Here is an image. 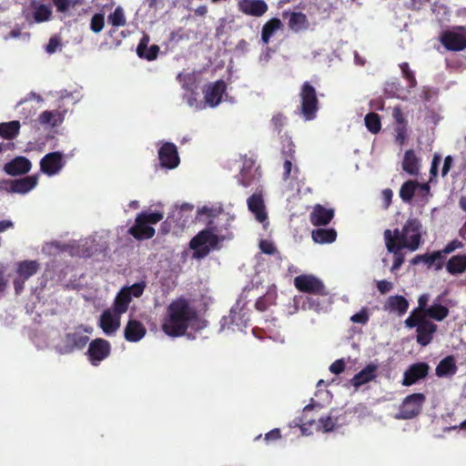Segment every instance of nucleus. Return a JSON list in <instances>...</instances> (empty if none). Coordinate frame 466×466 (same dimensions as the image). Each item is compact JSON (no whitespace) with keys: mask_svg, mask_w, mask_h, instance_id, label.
<instances>
[{"mask_svg":"<svg viewBox=\"0 0 466 466\" xmlns=\"http://www.w3.org/2000/svg\"><path fill=\"white\" fill-rule=\"evenodd\" d=\"M196 319V311L186 299H179L168 306L162 329L168 336L178 337L183 335L188 326L192 325Z\"/></svg>","mask_w":466,"mask_h":466,"instance_id":"f257e3e1","label":"nucleus"},{"mask_svg":"<svg viewBox=\"0 0 466 466\" xmlns=\"http://www.w3.org/2000/svg\"><path fill=\"white\" fill-rule=\"evenodd\" d=\"M421 223L417 218H410L404 224L402 229L394 230L391 238L404 246L410 251L417 250L421 243Z\"/></svg>","mask_w":466,"mask_h":466,"instance_id":"f03ea898","label":"nucleus"},{"mask_svg":"<svg viewBox=\"0 0 466 466\" xmlns=\"http://www.w3.org/2000/svg\"><path fill=\"white\" fill-rule=\"evenodd\" d=\"M126 298L124 294L116 297L114 306L101 314L99 325L106 335H114L120 328L121 315L127 309V299Z\"/></svg>","mask_w":466,"mask_h":466,"instance_id":"7ed1b4c3","label":"nucleus"},{"mask_svg":"<svg viewBox=\"0 0 466 466\" xmlns=\"http://www.w3.org/2000/svg\"><path fill=\"white\" fill-rule=\"evenodd\" d=\"M406 327L412 329L416 328V341L419 345L425 347L429 345L433 335L437 331V325L431 320L423 318L422 315H419L413 311L410 312V316L405 320Z\"/></svg>","mask_w":466,"mask_h":466,"instance_id":"20e7f679","label":"nucleus"},{"mask_svg":"<svg viewBox=\"0 0 466 466\" xmlns=\"http://www.w3.org/2000/svg\"><path fill=\"white\" fill-rule=\"evenodd\" d=\"M164 218L162 212L141 213L136 218L135 225L129 233L137 239H148L155 235V229L149 224H157Z\"/></svg>","mask_w":466,"mask_h":466,"instance_id":"39448f33","label":"nucleus"},{"mask_svg":"<svg viewBox=\"0 0 466 466\" xmlns=\"http://www.w3.org/2000/svg\"><path fill=\"white\" fill-rule=\"evenodd\" d=\"M441 296H439L434 302L429 306L430 295L427 293L421 294L418 299V307L412 311L422 315L425 319H431L436 321H442L449 315L448 307L440 303Z\"/></svg>","mask_w":466,"mask_h":466,"instance_id":"423d86ee","label":"nucleus"},{"mask_svg":"<svg viewBox=\"0 0 466 466\" xmlns=\"http://www.w3.org/2000/svg\"><path fill=\"white\" fill-rule=\"evenodd\" d=\"M91 328H78L74 332L66 335L61 343L57 346V350L62 354H67L75 350H80L86 346L88 337L83 333H90Z\"/></svg>","mask_w":466,"mask_h":466,"instance_id":"0eeeda50","label":"nucleus"},{"mask_svg":"<svg viewBox=\"0 0 466 466\" xmlns=\"http://www.w3.org/2000/svg\"><path fill=\"white\" fill-rule=\"evenodd\" d=\"M217 243V237L212 232L208 230L199 232L190 241V248L194 251L193 257L196 258H204Z\"/></svg>","mask_w":466,"mask_h":466,"instance_id":"6e6552de","label":"nucleus"},{"mask_svg":"<svg viewBox=\"0 0 466 466\" xmlns=\"http://www.w3.org/2000/svg\"><path fill=\"white\" fill-rule=\"evenodd\" d=\"M425 400L426 397L423 393H412L407 396L400 407L397 418L409 420L416 417L421 411Z\"/></svg>","mask_w":466,"mask_h":466,"instance_id":"1a4fd4ad","label":"nucleus"},{"mask_svg":"<svg viewBox=\"0 0 466 466\" xmlns=\"http://www.w3.org/2000/svg\"><path fill=\"white\" fill-rule=\"evenodd\" d=\"M301 110L306 120L315 118L318 110V99L315 88L305 83L300 91Z\"/></svg>","mask_w":466,"mask_h":466,"instance_id":"9d476101","label":"nucleus"},{"mask_svg":"<svg viewBox=\"0 0 466 466\" xmlns=\"http://www.w3.org/2000/svg\"><path fill=\"white\" fill-rule=\"evenodd\" d=\"M384 239L388 253L392 261L390 271L394 272L399 269L404 262V253L402 250L406 248L391 238V231L390 229L384 231Z\"/></svg>","mask_w":466,"mask_h":466,"instance_id":"9b49d317","label":"nucleus"},{"mask_svg":"<svg viewBox=\"0 0 466 466\" xmlns=\"http://www.w3.org/2000/svg\"><path fill=\"white\" fill-rule=\"evenodd\" d=\"M64 166L63 154L58 151L48 153L40 160V170L49 177L57 175Z\"/></svg>","mask_w":466,"mask_h":466,"instance_id":"f8f14e48","label":"nucleus"},{"mask_svg":"<svg viewBox=\"0 0 466 466\" xmlns=\"http://www.w3.org/2000/svg\"><path fill=\"white\" fill-rule=\"evenodd\" d=\"M225 90L226 85L222 80L207 85L203 89L205 108L207 106L214 108L218 106Z\"/></svg>","mask_w":466,"mask_h":466,"instance_id":"ddd939ff","label":"nucleus"},{"mask_svg":"<svg viewBox=\"0 0 466 466\" xmlns=\"http://www.w3.org/2000/svg\"><path fill=\"white\" fill-rule=\"evenodd\" d=\"M39 264L35 260H25L17 264V278L14 280L15 291L18 293L24 289L25 281L35 274Z\"/></svg>","mask_w":466,"mask_h":466,"instance_id":"4468645a","label":"nucleus"},{"mask_svg":"<svg viewBox=\"0 0 466 466\" xmlns=\"http://www.w3.org/2000/svg\"><path fill=\"white\" fill-rule=\"evenodd\" d=\"M238 10L248 16L261 17L268 10L264 0H237Z\"/></svg>","mask_w":466,"mask_h":466,"instance_id":"2eb2a0df","label":"nucleus"},{"mask_svg":"<svg viewBox=\"0 0 466 466\" xmlns=\"http://www.w3.org/2000/svg\"><path fill=\"white\" fill-rule=\"evenodd\" d=\"M295 287L302 292L321 294L324 290L322 281L313 275H299L294 279Z\"/></svg>","mask_w":466,"mask_h":466,"instance_id":"dca6fc26","label":"nucleus"},{"mask_svg":"<svg viewBox=\"0 0 466 466\" xmlns=\"http://www.w3.org/2000/svg\"><path fill=\"white\" fill-rule=\"evenodd\" d=\"M110 353V344L103 339H96L93 340L88 348L87 355L90 362L96 366L103 360L108 357Z\"/></svg>","mask_w":466,"mask_h":466,"instance_id":"f3484780","label":"nucleus"},{"mask_svg":"<svg viewBox=\"0 0 466 466\" xmlns=\"http://www.w3.org/2000/svg\"><path fill=\"white\" fill-rule=\"evenodd\" d=\"M430 366L426 362H417L410 365L404 372L402 379L403 386H411L419 380L427 377Z\"/></svg>","mask_w":466,"mask_h":466,"instance_id":"a211bd4d","label":"nucleus"},{"mask_svg":"<svg viewBox=\"0 0 466 466\" xmlns=\"http://www.w3.org/2000/svg\"><path fill=\"white\" fill-rule=\"evenodd\" d=\"M392 117L394 119L395 141L402 146L407 140L408 121L400 106H394L392 109Z\"/></svg>","mask_w":466,"mask_h":466,"instance_id":"6ab92c4d","label":"nucleus"},{"mask_svg":"<svg viewBox=\"0 0 466 466\" xmlns=\"http://www.w3.org/2000/svg\"><path fill=\"white\" fill-rule=\"evenodd\" d=\"M180 82H182L183 87L186 90L184 95V99L187 101L188 106L195 110H202L205 108L204 102L198 101L197 99L196 94L194 92L192 76L190 74H180L178 76Z\"/></svg>","mask_w":466,"mask_h":466,"instance_id":"aec40b11","label":"nucleus"},{"mask_svg":"<svg viewBox=\"0 0 466 466\" xmlns=\"http://www.w3.org/2000/svg\"><path fill=\"white\" fill-rule=\"evenodd\" d=\"M158 157L163 167L173 169L179 164L177 147L172 143H165L158 150Z\"/></svg>","mask_w":466,"mask_h":466,"instance_id":"412c9836","label":"nucleus"},{"mask_svg":"<svg viewBox=\"0 0 466 466\" xmlns=\"http://www.w3.org/2000/svg\"><path fill=\"white\" fill-rule=\"evenodd\" d=\"M445 257L442 256V252L433 251L432 253H425L415 256L411 260V265H418L423 262L428 268L434 267L436 270H440L443 268Z\"/></svg>","mask_w":466,"mask_h":466,"instance_id":"4be33fe9","label":"nucleus"},{"mask_svg":"<svg viewBox=\"0 0 466 466\" xmlns=\"http://www.w3.org/2000/svg\"><path fill=\"white\" fill-rule=\"evenodd\" d=\"M409 309V301L401 295L390 296L384 305L383 309L398 317L403 316Z\"/></svg>","mask_w":466,"mask_h":466,"instance_id":"5701e85b","label":"nucleus"},{"mask_svg":"<svg viewBox=\"0 0 466 466\" xmlns=\"http://www.w3.org/2000/svg\"><path fill=\"white\" fill-rule=\"evenodd\" d=\"M248 209L254 214L256 219L262 223L264 228L268 224V215L265 211V206L261 196L252 195L248 199Z\"/></svg>","mask_w":466,"mask_h":466,"instance_id":"b1692460","label":"nucleus"},{"mask_svg":"<svg viewBox=\"0 0 466 466\" xmlns=\"http://www.w3.org/2000/svg\"><path fill=\"white\" fill-rule=\"evenodd\" d=\"M442 45L451 51H461L466 48V37L458 33L448 32L441 37Z\"/></svg>","mask_w":466,"mask_h":466,"instance_id":"393cba45","label":"nucleus"},{"mask_svg":"<svg viewBox=\"0 0 466 466\" xmlns=\"http://www.w3.org/2000/svg\"><path fill=\"white\" fill-rule=\"evenodd\" d=\"M124 334L127 341L137 342L145 337L146 328L141 322L136 319H129L125 328Z\"/></svg>","mask_w":466,"mask_h":466,"instance_id":"a878e982","label":"nucleus"},{"mask_svg":"<svg viewBox=\"0 0 466 466\" xmlns=\"http://www.w3.org/2000/svg\"><path fill=\"white\" fill-rule=\"evenodd\" d=\"M30 9L31 16L35 23L46 22L52 16V7L36 0L31 1Z\"/></svg>","mask_w":466,"mask_h":466,"instance_id":"bb28decb","label":"nucleus"},{"mask_svg":"<svg viewBox=\"0 0 466 466\" xmlns=\"http://www.w3.org/2000/svg\"><path fill=\"white\" fill-rule=\"evenodd\" d=\"M384 93L389 96L406 100L410 95L411 90L408 86L403 87L399 79H393L385 83Z\"/></svg>","mask_w":466,"mask_h":466,"instance_id":"cd10ccee","label":"nucleus"},{"mask_svg":"<svg viewBox=\"0 0 466 466\" xmlns=\"http://www.w3.org/2000/svg\"><path fill=\"white\" fill-rule=\"evenodd\" d=\"M64 121V113L59 110L44 111L38 116V123L46 129L57 127Z\"/></svg>","mask_w":466,"mask_h":466,"instance_id":"c85d7f7f","label":"nucleus"},{"mask_svg":"<svg viewBox=\"0 0 466 466\" xmlns=\"http://www.w3.org/2000/svg\"><path fill=\"white\" fill-rule=\"evenodd\" d=\"M334 217V210L316 205L310 214V221L314 226L327 225Z\"/></svg>","mask_w":466,"mask_h":466,"instance_id":"c756f323","label":"nucleus"},{"mask_svg":"<svg viewBox=\"0 0 466 466\" xmlns=\"http://www.w3.org/2000/svg\"><path fill=\"white\" fill-rule=\"evenodd\" d=\"M283 16L289 18V27L294 32L305 30L309 27L308 18L303 13L284 12Z\"/></svg>","mask_w":466,"mask_h":466,"instance_id":"7c9ffc66","label":"nucleus"},{"mask_svg":"<svg viewBox=\"0 0 466 466\" xmlns=\"http://www.w3.org/2000/svg\"><path fill=\"white\" fill-rule=\"evenodd\" d=\"M458 370L455 359L452 355H449L442 359L435 369L436 376L439 378L451 377Z\"/></svg>","mask_w":466,"mask_h":466,"instance_id":"2f4dec72","label":"nucleus"},{"mask_svg":"<svg viewBox=\"0 0 466 466\" xmlns=\"http://www.w3.org/2000/svg\"><path fill=\"white\" fill-rule=\"evenodd\" d=\"M377 377V365L369 364L359 373H357L350 380V383L355 387L359 388L369 381L372 380Z\"/></svg>","mask_w":466,"mask_h":466,"instance_id":"473e14b6","label":"nucleus"},{"mask_svg":"<svg viewBox=\"0 0 466 466\" xmlns=\"http://www.w3.org/2000/svg\"><path fill=\"white\" fill-rule=\"evenodd\" d=\"M30 168L31 162L24 157H17L5 166V172L12 176L27 173Z\"/></svg>","mask_w":466,"mask_h":466,"instance_id":"72a5a7b5","label":"nucleus"},{"mask_svg":"<svg viewBox=\"0 0 466 466\" xmlns=\"http://www.w3.org/2000/svg\"><path fill=\"white\" fill-rule=\"evenodd\" d=\"M418 187H421L424 190H429L430 187L427 184L420 185L415 180H408L402 184L400 190V197L404 202H410L415 195V191Z\"/></svg>","mask_w":466,"mask_h":466,"instance_id":"f704fd0d","label":"nucleus"},{"mask_svg":"<svg viewBox=\"0 0 466 466\" xmlns=\"http://www.w3.org/2000/svg\"><path fill=\"white\" fill-rule=\"evenodd\" d=\"M402 169L411 176L418 175L420 169V159L413 149H409L405 152L402 160Z\"/></svg>","mask_w":466,"mask_h":466,"instance_id":"c9c22d12","label":"nucleus"},{"mask_svg":"<svg viewBox=\"0 0 466 466\" xmlns=\"http://www.w3.org/2000/svg\"><path fill=\"white\" fill-rule=\"evenodd\" d=\"M446 270L451 275H459L466 271V255H454L446 263Z\"/></svg>","mask_w":466,"mask_h":466,"instance_id":"e433bc0d","label":"nucleus"},{"mask_svg":"<svg viewBox=\"0 0 466 466\" xmlns=\"http://www.w3.org/2000/svg\"><path fill=\"white\" fill-rule=\"evenodd\" d=\"M37 176H30L15 180L11 186V191L19 194H25L37 185Z\"/></svg>","mask_w":466,"mask_h":466,"instance_id":"4c0bfd02","label":"nucleus"},{"mask_svg":"<svg viewBox=\"0 0 466 466\" xmlns=\"http://www.w3.org/2000/svg\"><path fill=\"white\" fill-rule=\"evenodd\" d=\"M149 37L147 35L143 36L139 45L137 46V52L140 57L147 58V60H153L157 56L159 47L156 45L147 47Z\"/></svg>","mask_w":466,"mask_h":466,"instance_id":"58836bf2","label":"nucleus"},{"mask_svg":"<svg viewBox=\"0 0 466 466\" xmlns=\"http://www.w3.org/2000/svg\"><path fill=\"white\" fill-rule=\"evenodd\" d=\"M282 26V23L279 18L269 19L262 27L261 39L264 44L269 42L270 37Z\"/></svg>","mask_w":466,"mask_h":466,"instance_id":"ea45409f","label":"nucleus"},{"mask_svg":"<svg viewBox=\"0 0 466 466\" xmlns=\"http://www.w3.org/2000/svg\"><path fill=\"white\" fill-rule=\"evenodd\" d=\"M20 130V123L17 120L1 123L0 124V136L5 139H13Z\"/></svg>","mask_w":466,"mask_h":466,"instance_id":"a19ab883","label":"nucleus"},{"mask_svg":"<svg viewBox=\"0 0 466 466\" xmlns=\"http://www.w3.org/2000/svg\"><path fill=\"white\" fill-rule=\"evenodd\" d=\"M337 233L334 229L319 228L312 231V238L316 243L325 244L335 241Z\"/></svg>","mask_w":466,"mask_h":466,"instance_id":"79ce46f5","label":"nucleus"},{"mask_svg":"<svg viewBox=\"0 0 466 466\" xmlns=\"http://www.w3.org/2000/svg\"><path fill=\"white\" fill-rule=\"evenodd\" d=\"M145 289V284L143 283H137L132 285L131 287L122 289V290L117 294L116 297H120L122 294H124L127 299V306L129 305L131 301V296L135 298H138L142 295Z\"/></svg>","mask_w":466,"mask_h":466,"instance_id":"37998d69","label":"nucleus"},{"mask_svg":"<svg viewBox=\"0 0 466 466\" xmlns=\"http://www.w3.org/2000/svg\"><path fill=\"white\" fill-rule=\"evenodd\" d=\"M400 68L401 70L402 76L408 83L407 86L412 91L417 86L415 73L410 68V66L407 62L401 63L400 65Z\"/></svg>","mask_w":466,"mask_h":466,"instance_id":"c03bdc74","label":"nucleus"},{"mask_svg":"<svg viewBox=\"0 0 466 466\" xmlns=\"http://www.w3.org/2000/svg\"><path fill=\"white\" fill-rule=\"evenodd\" d=\"M108 22L116 26H124L126 25V15L121 6H117L115 11L107 17Z\"/></svg>","mask_w":466,"mask_h":466,"instance_id":"a18cd8bd","label":"nucleus"},{"mask_svg":"<svg viewBox=\"0 0 466 466\" xmlns=\"http://www.w3.org/2000/svg\"><path fill=\"white\" fill-rule=\"evenodd\" d=\"M336 425L337 418L331 415H327L319 419L318 427L319 428V430L328 432L332 431Z\"/></svg>","mask_w":466,"mask_h":466,"instance_id":"49530a36","label":"nucleus"},{"mask_svg":"<svg viewBox=\"0 0 466 466\" xmlns=\"http://www.w3.org/2000/svg\"><path fill=\"white\" fill-rule=\"evenodd\" d=\"M365 124L367 128L372 132L379 131V116L376 113H369L365 117Z\"/></svg>","mask_w":466,"mask_h":466,"instance_id":"de8ad7c7","label":"nucleus"},{"mask_svg":"<svg viewBox=\"0 0 466 466\" xmlns=\"http://www.w3.org/2000/svg\"><path fill=\"white\" fill-rule=\"evenodd\" d=\"M104 20H105L104 15L96 14L91 19V24H90L91 30L94 33L101 32L104 27Z\"/></svg>","mask_w":466,"mask_h":466,"instance_id":"09e8293b","label":"nucleus"},{"mask_svg":"<svg viewBox=\"0 0 466 466\" xmlns=\"http://www.w3.org/2000/svg\"><path fill=\"white\" fill-rule=\"evenodd\" d=\"M57 10L66 12L76 5V0H52Z\"/></svg>","mask_w":466,"mask_h":466,"instance_id":"8fccbe9b","label":"nucleus"},{"mask_svg":"<svg viewBox=\"0 0 466 466\" xmlns=\"http://www.w3.org/2000/svg\"><path fill=\"white\" fill-rule=\"evenodd\" d=\"M462 247L463 244L461 241L458 239H453L451 242H449L442 250H439L438 252H442V256L445 257V255L450 254L456 249L461 248Z\"/></svg>","mask_w":466,"mask_h":466,"instance_id":"3c124183","label":"nucleus"},{"mask_svg":"<svg viewBox=\"0 0 466 466\" xmlns=\"http://www.w3.org/2000/svg\"><path fill=\"white\" fill-rule=\"evenodd\" d=\"M441 157L440 154H437V153L434 154L432 160H431V168H430L431 180L437 177V176H438V169H439V165L441 163Z\"/></svg>","mask_w":466,"mask_h":466,"instance_id":"603ef678","label":"nucleus"},{"mask_svg":"<svg viewBox=\"0 0 466 466\" xmlns=\"http://www.w3.org/2000/svg\"><path fill=\"white\" fill-rule=\"evenodd\" d=\"M60 46L61 44L57 37H51L48 44L46 46V51L48 54H54L59 49Z\"/></svg>","mask_w":466,"mask_h":466,"instance_id":"864d4df0","label":"nucleus"},{"mask_svg":"<svg viewBox=\"0 0 466 466\" xmlns=\"http://www.w3.org/2000/svg\"><path fill=\"white\" fill-rule=\"evenodd\" d=\"M261 251L265 254H273L276 251L275 246L268 240H261L259 243Z\"/></svg>","mask_w":466,"mask_h":466,"instance_id":"5fc2aeb1","label":"nucleus"},{"mask_svg":"<svg viewBox=\"0 0 466 466\" xmlns=\"http://www.w3.org/2000/svg\"><path fill=\"white\" fill-rule=\"evenodd\" d=\"M452 165H453V157L451 155L445 157L443 166L441 168V177H445L448 175Z\"/></svg>","mask_w":466,"mask_h":466,"instance_id":"6e6d98bb","label":"nucleus"},{"mask_svg":"<svg viewBox=\"0 0 466 466\" xmlns=\"http://www.w3.org/2000/svg\"><path fill=\"white\" fill-rule=\"evenodd\" d=\"M344 368L345 363L343 360H338L330 365L329 370L334 374H339L343 371Z\"/></svg>","mask_w":466,"mask_h":466,"instance_id":"4d7b16f0","label":"nucleus"},{"mask_svg":"<svg viewBox=\"0 0 466 466\" xmlns=\"http://www.w3.org/2000/svg\"><path fill=\"white\" fill-rule=\"evenodd\" d=\"M435 94H436V92L434 90H432V88H431L429 86H423L420 91V96L424 101H430L431 99V97L433 96V95H435Z\"/></svg>","mask_w":466,"mask_h":466,"instance_id":"13d9d810","label":"nucleus"},{"mask_svg":"<svg viewBox=\"0 0 466 466\" xmlns=\"http://www.w3.org/2000/svg\"><path fill=\"white\" fill-rule=\"evenodd\" d=\"M351 321L355 323H365L368 320V314L365 310H361L356 314H354L350 318Z\"/></svg>","mask_w":466,"mask_h":466,"instance_id":"bf43d9fd","label":"nucleus"},{"mask_svg":"<svg viewBox=\"0 0 466 466\" xmlns=\"http://www.w3.org/2000/svg\"><path fill=\"white\" fill-rule=\"evenodd\" d=\"M281 437L280 435V431L279 429H274L272 431H270L269 432H268L265 436V441L269 443L271 441H277V440H279Z\"/></svg>","mask_w":466,"mask_h":466,"instance_id":"052dcab7","label":"nucleus"},{"mask_svg":"<svg viewBox=\"0 0 466 466\" xmlns=\"http://www.w3.org/2000/svg\"><path fill=\"white\" fill-rule=\"evenodd\" d=\"M291 169H292V163L290 160L287 159L285 160L284 162V178L287 179L290 173H291Z\"/></svg>","mask_w":466,"mask_h":466,"instance_id":"680f3d73","label":"nucleus"},{"mask_svg":"<svg viewBox=\"0 0 466 466\" xmlns=\"http://www.w3.org/2000/svg\"><path fill=\"white\" fill-rule=\"evenodd\" d=\"M84 242L85 243L82 245L83 248L81 250H79L77 252V254L79 256H83V257L89 256L92 253V250L90 248L86 247L88 244V240L86 239Z\"/></svg>","mask_w":466,"mask_h":466,"instance_id":"e2e57ef3","label":"nucleus"},{"mask_svg":"<svg viewBox=\"0 0 466 466\" xmlns=\"http://www.w3.org/2000/svg\"><path fill=\"white\" fill-rule=\"evenodd\" d=\"M392 287V284L387 280H380V293L389 291Z\"/></svg>","mask_w":466,"mask_h":466,"instance_id":"0e129e2a","label":"nucleus"},{"mask_svg":"<svg viewBox=\"0 0 466 466\" xmlns=\"http://www.w3.org/2000/svg\"><path fill=\"white\" fill-rule=\"evenodd\" d=\"M12 227H13V222L10 220H1L0 221V232H4Z\"/></svg>","mask_w":466,"mask_h":466,"instance_id":"69168bd1","label":"nucleus"},{"mask_svg":"<svg viewBox=\"0 0 466 466\" xmlns=\"http://www.w3.org/2000/svg\"><path fill=\"white\" fill-rule=\"evenodd\" d=\"M382 195H383V198H384V199L386 201V205L388 207L390 205V202L391 198H392V191L390 189H389V188L384 189L382 191Z\"/></svg>","mask_w":466,"mask_h":466,"instance_id":"338daca9","label":"nucleus"},{"mask_svg":"<svg viewBox=\"0 0 466 466\" xmlns=\"http://www.w3.org/2000/svg\"><path fill=\"white\" fill-rule=\"evenodd\" d=\"M192 209H193V207L189 204H183L180 206L179 208H177L178 213H181V214L191 212Z\"/></svg>","mask_w":466,"mask_h":466,"instance_id":"774afa93","label":"nucleus"}]
</instances>
